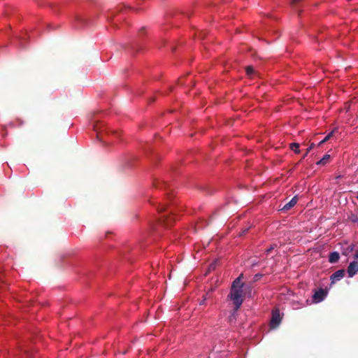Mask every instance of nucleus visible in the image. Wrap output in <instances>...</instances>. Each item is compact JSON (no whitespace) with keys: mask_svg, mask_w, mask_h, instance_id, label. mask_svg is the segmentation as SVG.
<instances>
[{"mask_svg":"<svg viewBox=\"0 0 358 358\" xmlns=\"http://www.w3.org/2000/svg\"><path fill=\"white\" fill-rule=\"evenodd\" d=\"M241 276L242 275L234 280L231 287L230 293L228 295V298L233 301L235 311L238 310L243 302V283L241 281Z\"/></svg>","mask_w":358,"mask_h":358,"instance_id":"nucleus-1","label":"nucleus"},{"mask_svg":"<svg viewBox=\"0 0 358 358\" xmlns=\"http://www.w3.org/2000/svg\"><path fill=\"white\" fill-rule=\"evenodd\" d=\"M327 295V291L320 288L316 290L313 295V301L314 303H320L322 301Z\"/></svg>","mask_w":358,"mask_h":358,"instance_id":"nucleus-2","label":"nucleus"},{"mask_svg":"<svg viewBox=\"0 0 358 358\" xmlns=\"http://www.w3.org/2000/svg\"><path fill=\"white\" fill-rule=\"evenodd\" d=\"M281 322V316L278 310L272 312V317L271 320V327L274 329L276 328Z\"/></svg>","mask_w":358,"mask_h":358,"instance_id":"nucleus-3","label":"nucleus"},{"mask_svg":"<svg viewBox=\"0 0 358 358\" xmlns=\"http://www.w3.org/2000/svg\"><path fill=\"white\" fill-rule=\"evenodd\" d=\"M347 272L349 278L353 277L358 273V262L353 261L348 266Z\"/></svg>","mask_w":358,"mask_h":358,"instance_id":"nucleus-4","label":"nucleus"},{"mask_svg":"<svg viewBox=\"0 0 358 358\" xmlns=\"http://www.w3.org/2000/svg\"><path fill=\"white\" fill-rule=\"evenodd\" d=\"M345 271L344 269H340L334 272L330 277L331 283L341 280L345 275Z\"/></svg>","mask_w":358,"mask_h":358,"instance_id":"nucleus-5","label":"nucleus"},{"mask_svg":"<svg viewBox=\"0 0 358 358\" xmlns=\"http://www.w3.org/2000/svg\"><path fill=\"white\" fill-rule=\"evenodd\" d=\"M298 201L296 196H294L288 203H287L282 208V210H288L294 207Z\"/></svg>","mask_w":358,"mask_h":358,"instance_id":"nucleus-6","label":"nucleus"},{"mask_svg":"<svg viewBox=\"0 0 358 358\" xmlns=\"http://www.w3.org/2000/svg\"><path fill=\"white\" fill-rule=\"evenodd\" d=\"M340 255L338 252H333L329 254V262L330 263H336L339 260Z\"/></svg>","mask_w":358,"mask_h":358,"instance_id":"nucleus-7","label":"nucleus"},{"mask_svg":"<svg viewBox=\"0 0 358 358\" xmlns=\"http://www.w3.org/2000/svg\"><path fill=\"white\" fill-rule=\"evenodd\" d=\"M160 219H161V222H163L167 227L171 225L172 222H173V220H174V219L173 217H167L165 215L162 217Z\"/></svg>","mask_w":358,"mask_h":358,"instance_id":"nucleus-8","label":"nucleus"},{"mask_svg":"<svg viewBox=\"0 0 358 358\" xmlns=\"http://www.w3.org/2000/svg\"><path fill=\"white\" fill-rule=\"evenodd\" d=\"M289 148L292 150H293L295 153H299V144L297 143H292L289 145Z\"/></svg>","mask_w":358,"mask_h":358,"instance_id":"nucleus-9","label":"nucleus"},{"mask_svg":"<svg viewBox=\"0 0 358 358\" xmlns=\"http://www.w3.org/2000/svg\"><path fill=\"white\" fill-rule=\"evenodd\" d=\"M348 220L354 223L358 222V212L355 213H351L348 216Z\"/></svg>","mask_w":358,"mask_h":358,"instance_id":"nucleus-10","label":"nucleus"},{"mask_svg":"<svg viewBox=\"0 0 358 358\" xmlns=\"http://www.w3.org/2000/svg\"><path fill=\"white\" fill-rule=\"evenodd\" d=\"M336 131V129H334L327 136H326L325 138L318 143V146L321 145L322 144H323L324 143L327 141L333 136L334 133Z\"/></svg>","mask_w":358,"mask_h":358,"instance_id":"nucleus-11","label":"nucleus"},{"mask_svg":"<svg viewBox=\"0 0 358 358\" xmlns=\"http://www.w3.org/2000/svg\"><path fill=\"white\" fill-rule=\"evenodd\" d=\"M330 158L329 155H325L322 159H320L317 164H325L327 163Z\"/></svg>","mask_w":358,"mask_h":358,"instance_id":"nucleus-12","label":"nucleus"},{"mask_svg":"<svg viewBox=\"0 0 358 358\" xmlns=\"http://www.w3.org/2000/svg\"><path fill=\"white\" fill-rule=\"evenodd\" d=\"M245 71L248 76H252L254 73L255 70L252 66H248L245 67Z\"/></svg>","mask_w":358,"mask_h":358,"instance_id":"nucleus-13","label":"nucleus"},{"mask_svg":"<svg viewBox=\"0 0 358 358\" xmlns=\"http://www.w3.org/2000/svg\"><path fill=\"white\" fill-rule=\"evenodd\" d=\"M94 129L96 131L97 138H99L101 134V128L99 127V124H96L94 126Z\"/></svg>","mask_w":358,"mask_h":358,"instance_id":"nucleus-14","label":"nucleus"},{"mask_svg":"<svg viewBox=\"0 0 358 358\" xmlns=\"http://www.w3.org/2000/svg\"><path fill=\"white\" fill-rule=\"evenodd\" d=\"M155 185L157 188H166L167 185L164 182H158L157 183H155Z\"/></svg>","mask_w":358,"mask_h":358,"instance_id":"nucleus-15","label":"nucleus"},{"mask_svg":"<svg viewBox=\"0 0 358 358\" xmlns=\"http://www.w3.org/2000/svg\"><path fill=\"white\" fill-rule=\"evenodd\" d=\"M315 146V144L314 143H311L310 145L306 149V153L304 154L303 155V158L306 157L307 156V155L308 154V152L313 148V147Z\"/></svg>","mask_w":358,"mask_h":358,"instance_id":"nucleus-16","label":"nucleus"},{"mask_svg":"<svg viewBox=\"0 0 358 358\" xmlns=\"http://www.w3.org/2000/svg\"><path fill=\"white\" fill-rule=\"evenodd\" d=\"M276 247V245L275 244H273V245H271L266 250V252L267 255H268L269 253H271L273 250L274 248Z\"/></svg>","mask_w":358,"mask_h":358,"instance_id":"nucleus-17","label":"nucleus"},{"mask_svg":"<svg viewBox=\"0 0 358 358\" xmlns=\"http://www.w3.org/2000/svg\"><path fill=\"white\" fill-rule=\"evenodd\" d=\"M166 209V206H160L157 208V210L159 212H163L164 210H165Z\"/></svg>","mask_w":358,"mask_h":358,"instance_id":"nucleus-18","label":"nucleus"},{"mask_svg":"<svg viewBox=\"0 0 358 358\" xmlns=\"http://www.w3.org/2000/svg\"><path fill=\"white\" fill-rule=\"evenodd\" d=\"M301 0H291V5L293 6L298 2H299Z\"/></svg>","mask_w":358,"mask_h":358,"instance_id":"nucleus-19","label":"nucleus"},{"mask_svg":"<svg viewBox=\"0 0 358 358\" xmlns=\"http://www.w3.org/2000/svg\"><path fill=\"white\" fill-rule=\"evenodd\" d=\"M354 258L358 259V250L356 252V253L354 255Z\"/></svg>","mask_w":358,"mask_h":358,"instance_id":"nucleus-20","label":"nucleus"},{"mask_svg":"<svg viewBox=\"0 0 358 358\" xmlns=\"http://www.w3.org/2000/svg\"><path fill=\"white\" fill-rule=\"evenodd\" d=\"M206 299H207V296H205V298L203 299V300H202V301L200 302V305H203V304H204V301H205V300H206Z\"/></svg>","mask_w":358,"mask_h":358,"instance_id":"nucleus-21","label":"nucleus"},{"mask_svg":"<svg viewBox=\"0 0 358 358\" xmlns=\"http://www.w3.org/2000/svg\"><path fill=\"white\" fill-rule=\"evenodd\" d=\"M248 231V229H244V230L242 231L241 235H242V234H245Z\"/></svg>","mask_w":358,"mask_h":358,"instance_id":"nucleus-22","label":"nucleus"}]
</instances>
